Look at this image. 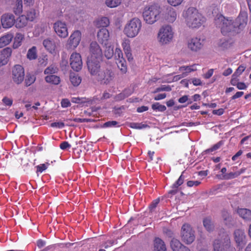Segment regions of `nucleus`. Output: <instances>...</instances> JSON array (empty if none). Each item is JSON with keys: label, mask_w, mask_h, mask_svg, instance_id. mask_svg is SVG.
I'll return each mask as SVG.
<instances>
[{"label": "nucleus", "mask_w": 251, "mask_h": 251, "mask_svg": "<svg viewBox=\"0 0 251 251\" xmlns=\"http://www.w3.org/2000/svg\"><path fill=\"white\" fill-rule=\"evenodd\" d=\"M214 251H235L231 245L229 234L224 229H221L218 237L213 242Z\"/></svg>", "instance_id": "nucleus-1"}, {"label": "nucleus", "mask_w": 251, "mask_h": 251, "mask_svg": "<svg viewBox=\"0 0 251 251\" xmlns=\"http://www.w3.org/2000/svg\"><path fill=\"white\" fill-rule=\"evenodd\" d=\"M161 12V8L158 4L147 6L143 12L144 20L149 24H153L160 19Z\"/></svg>", "instance_id": "nucleus-2"}, {"label": "nucleus", "mask_w": 251, "mask_h": 251, "mask_svg": "<svg viewBox=\"0 0 251 251\" xmlns=\"http://www.w3.org/2000/svg\"><path fill=\"white\" fill-rule=\"evenodd\" d=\"M187 25L192 28L200 26L204 20L202 15L194 7H189L184 14Z\"/></svg>", "instance_id": "nucleus-3"}, {"label": "nucleus", "mask_w": 251, "mask_h": 251, "mask_svg": "<svg viewBox=\"0 0 251 251\" xmlns=\"http://www.w3.org/2000/svg\"><path fill=\"white\" fill-rule=\"evenodd\" d=\"M141 26V20L137 18H134L126 24L124 28V32L128 37L133 38L138 35Z\"/></svg>", "instance_id": "nucleus-4"}, {"label": "nucleus", "mask_w": 251, "mask_h": 251, "mask_svg": "<svg viewBox=\"0 0 251 251\" xmlns=\"http://www.w3.org/2000/svg\"><path fill=\"white\" fill-rule=\"evenodd\" d=\"M174 37V32L170 25L163 26L159 30L158 38L159 43L165 45L171 42Z\"/></svg>", "instance_id": "nucleus-5"}, {"label": "nucleus", "mask_w": 251, "mask_h": 251, "mask_svg": "<svg viewBox=\"0 0 251 251\" xmlns=\"http://www.w3.org/2000/svg\"><path fill=\"white\" fill-rule=\"evenodd\" d=\"M114 74L111 68L103 67L95 78L101 84H108L114 78Z\"/></svg>", "instance_id": "nucleus-6"}, {"label": "nucleus", "mask_w": 251, "mask_h": 251, "mask_svg": "<svg viewBox=\"0 0 251 251\" xmlns=\"http://www.w3.org/2000/svg\"><path fill=\"white\" fill-rule=\"evenodd\" d=\"M102 59L87 58V66L88 70L92 76H96L103 67L101 66Z\"/></svg>", "instance_id": "nucleus-7"}, {"label": "nucleus", "mask_w": 251, "mask_h": 251, "mask_svg": "<svg viewBox=\"0 0 251 251\" xmlns=\"http://www.w3.org/2000/svg\"><path fill=\"white\" fill-rule=\"evenodd\" d=\"M181 237L186 244H191L195 239V231L188 224H184L181 227Z\"/></svg>", "instance_id": "nucleus-8"}, {"label": "nucleus", "mask_w": 251, "mask_h": 251, "mask_svg": "<svg viewBox=\"0 0 251 251\" xmlns=\"http://www.w3.org/2000/svg\"><path fill=\"white\" fill-rule=\"evenodd\" d=\"M25 77L24 68L20 65H15L12 69L11 78L15 84H21Z\"/></svg>", "instance_id": "nucleus-9"}, {"label": "nucleus", "mask_w": 251, "mask_h": 251, "mask_svg": "<svg viewBox=\"0 0 251 251\" xmlns=\"http://www.w3.org/2000/svg\"><path fill=\"white\" fill-rule=\"evenodd\" d=\"M89 55L87 58L102 59V49L96 41L92 42L89 47Z\"/></svg>", "instance_id": "nucleus-10"}, {"label": "nucleus", "mask_w": 251, "mask_h": 251, "mask_svg": "<svg viewBox=\"0 0 251 251\" xmlns=\"http://www.w3.org/2000/svg\"><path fill=\"white\" fill-rule=\"evenodd\" d=\"M240 30L239 27H237L234 21L231 20H227L226 23H225L224 25L222 27L221 32L224 35H226L228 33L232 35H235L240 33Z\"/></svg>", "instance_id": "nucleus-11"}, {"label": "nucleus", "mask_w": 251, "mask_h": 251, "mask_svg": "<svg viewBox=\"0 0 251 251\" xmlns=\"http://www.w3.org/2000/svg\"><path fill=\"white\" fill-rule=\"evenodd\" d=\"M81 39V33L79 30L75 31L69 37L66 45L68 49H75L79 45Z\"/></svg>", "instance_id": "nucleus-12"}, {"label": "nucleus", "mask_w": 251, "mask_h": 251, "mask_svg": "<svg viewBox=\"0 0 251 251\" xmlns=\"http://www.w3.org/2000/svg\"><path fill=\"white\" fill-rule=\"evenodd\" d=\"M55 33L61 38H65L68 36V28L65 22L57 21L53 24Z\"/></svg>", "instance_id": "nucleus-13"}, {"label": "nucleus", "mask_w": 251, "mask_h": 251, "mask_svg": "<svg viewBox=\"0 0 251 251\" xmlns=\"http://www.w3.org/2000/svg\"><path fill=\"white\" fill-rule=\"evenodd\" d=\"M70 62L71 68L75 71L78 72L82 69V62L79 53H73L70 56Z\"/></svg>", "instance_id": "nucleus-14"}, {"label": "nucleus", "mask_w": 251, "mask_h": 251, "mask_svg": "<svg viewBox=\"0 0 251 251\" xmlns=\"http://www.w3.org/2000/svg\"><path fill=\"white\" fill-rule=\"evenodd\" d=\"M15 22V16L11 13L3 14L1 17V23L3 28L11 27Z\"/></svg>", "instance_id": "nucleus-15"}, {"label": "nucleus", "mask_w": 251, "mask_h": 251, "mask_svg": "<svg viewBox=\"0 0 251 251\" xmlns=\"http://www.w3.org/2000/svg\"><path fill=\"white\" fill-rule=\"evenodd\" d=\"M248 22V13L246 11H241L239 16L235 19V25L240 30V31L247 25Z\"/></svg>", "instance_id": "nucleus-16"}, {"label": "nucleus", "mask_w": 251, "mask_h": 251, "mask_svg": "<svg viewBox=\"0 0 251 251\" xmlns=\"http://www.w3.org/2000/svg\"><path fill=\"white\" fill-rule=\"evenodd\" d=\"M170 246L173 251H191L190 249L181 244L176 238H173L170 242Z\"/></svg>", "instance_id": "nucleus-17"}, {"label": "nucleus", "mask_w": 251, "mask_h": 251, "mask_svg": "<svg viewBox=\"0 0 251 251\" xmlns=\"http://www.w3.org/2000/svg\"><path fill=\"white\" fill-rule=\"evenodd\" d=\"M203 45L201 39L198 38H194L190 40L188 42V47L193 51H197L201 50Z\"/></svg>", "instance_id": "nucleus-18"}, {"label": "nucleus", "mask_w": 251, "mask_h": 251, "mask_svg": "<svg viewBox=\"0 0 251 251\" xmlns=\"http://www.w3.org/2000/svg\"><path fill=\"white\" fill-rule=\"evenodd\" d=\"M153 242V251H167L166 245L161 239L158 237H156Z\"/></svg>", "instance_id": "nucleus-19"}, {"label": "nucleus", "mask_w": 251, "mask_h": 251, "mask_svg": "<svg viewBox=\"0 0 251 251\" xmlns=\"http://www.w3.org/2000/svg\"><path fill=\"white\" fill-rule=\"evenodd\" d=\"M44 47L48 50L50 53H55V50L56 46L54 41L50 38H47L45 39L43 42Z\"/></svg>", "instance_id": "nucleus-20"}, {"label": "nucleus", "mask_w": 251, "mask_h": 251, "mask_svg": "<svg viewBox=\"0 0 251 251\" xmlns=\"http://www.w3.org/2000/svg\"><path fill=\"white\" fill-rule=\"evenodd\" d=\"M235 241L239 245L243 244L246 238V235L244 231L241 229H236L234 233Z\"/></svg>", "instance_id": "nucleus-21"}, {"label": "nucleus", "mask_w": 251, "mask_h": 251, "mask_svg": "<svg viewBox=\"0 0 251 251\" xmlns=\"http://www.w3.org/2000/svg\"><path fill=\"white\" fill-rule=\"evenodd\" d=\"M176 13L173 8L169 6L166 10L165 18L169 22H173L176 19Z\"/></svg>", "instance_id": "nucleus-22"}, {"label": "nucleus", "mask_w": 251, "mask_h": 251, "mask_svg": "<svg viewBox=\"0 0 251 251\" xmlns=\"http://www.w3.org/2000/svg\"><path fill=\"white\" fill-rule=\"evenodd\" d=\"M237 213L245 220L251 221V210L247 208H240L238 209Z\"/></svg>", "instance_id": "nucleus-23"}, {"label": "nucleus", "mask_w": 251, "mask_h": 251, "mask_svg": "<svg viewBox=\"0 0 251 251\" xmlns=\"http://www.w3.org/2000/svg\"><path fill=\"white\" fill-rule=\"evenodd\" d=\"M222 215L226 225L228 227H230L233 225V218L231 215L227 211H223Z\"/></svg>", "instance_id": "nucleus-24"}, {"label": "nucleus", "mask_w": 251, "mask_h": 251, "mask_svg": "<svg viewBox=\"0 0 251 251\" xmlns=\"http://www.w3.org/2000/svg\"><path fill=\"white\" fill-rule=\"evenodd\" d=\"M28 21L25 18V15H22L15 20V26L18 28H22L25 26L27 24Z\"/></svg>", "instance_id": "nucleus-25"}, {"label": "nucleus", "mask_w": 251, "mask_h": 251, "mask_svg": "<svg viewBox=\"0 0 251 251\" xmlns=\"http://www.w3.org/2000/svg\"><path fill=\"white\" fill-rule=\"evenodd\" d=\"M97 37L102 41H107L109 37L108 30L106 28H101L98 32Z\"/></svg>", "instance_id": "nucleus-26"}, {"label": "nucleus", "mask_w": 251, "mask_h": 251, "mask_svg": "<svg viewBox=\"0 0 251 251\" xmlns=\"http://www.w3.org/2000/svg\"><path fill=\"white\" fill-rule=\"evenodd\" d=\"M13 36L12 34H7L0 38V48L9 44L12 41Z\"/></svg>", "instance_id": "nucleus-27"}, {"label": "nucleus", "mask_w": 251, "mask_h": 251, "mask_svg": "<svg viewBox=\"0 0 251 251\" xmlns=\"http://www.w3.org/2000/svg\"><path fill=\"white\" fill-rule=\"evenodd\" d=\"M203 225L205 229L209 232H211L214 229V223L209 218H206L203 220Z\"/></svg>", "instance_id": "nucleus-28"}, {"label": "nucleus", "mask_w": 251, "mask_h": 251, "mask_svg": "<svg viewBox=\"0 0 251 251\" xmlns=\"http://www.w3.org/2000/svg\"><path fill=\"white\" fill-rule=\"evenodd\" d=\"M227 20L222 15H217L215 18L214 23L216 26L220 28L222 30V27L224 25Z\"/></svg>", "instance_id": "nucleus-29"}, {"label": "nucleus", "mask_w": 251, "mask_h": 251, "mask_svg": "<svg viewBox=\"0 0 251 251\" xmlns=\"http://www.w3.org/2000/svg\"><path fill=\"white\" fill-rule=\"evenodd\" d=\"M47 82L54 85L58 84L60 82V78L59 76L55 75H48L45 77Z\"/></svg>", "instance_id": "nucleus-30"}, {"label": "nucleus", "mask_w": 251, "mask_h": 251, "mask_svg": "<svg viewBox=\"0 0 251 251\" xmlns=\"http://www.w3.org/2000/svg\"><path fill=\"white\" fill-rule=\"evenodd\" d=\"M70 80L72 84L74 86H78L81 81V78L78 75L75 74H71L70 75Z\"/></svg>", "instance_id": "nucleus-31"}, {"label": "nucleus", "mask_w": 251, "mask_h": 251, "mask_svg": "<svg viewBox=\"0 0 251 251\" xmlns=\"http://www.w3.org/2000/svg\"><path fill=\"white\" fill-rule=\"evenodd\" d=\"M12 49L9 47H6L1 50L0 56H2V58L7 60V63L9 61V58L11 55Z\"/></svg>", "instance_id": "nucleus-32"}, {"label": "nucleus", "mask_w": 251, "mask_h": 251, "mask_svg": "<svg viewBox=\"0 0 251 251\" xmlns=\"http://www.w3.org/2000/svg\"><path fill=\"white\" fill-rule=\"evenodd\" d=\"M36 80V77L34 75L27 74L25 80V84L26 87H28L33 84Z\"/></svg>", "instance_id": "nucleus-33"}, {"label": "nucleus", "mask_w": 251, "mask_h": 251, "mask_svg": "<svg viewBox=\"0 0 251 251\" xmlns=\"http://www.w3.org/2000/svg\"><path fill=\"white\" fill-rule=\"evenodd\" d=\"M14 13L16 15H19L22 12L23 4L22 0H17L16 4L13 8Z\"/></svg>", "instance_id": "nucleus-34"}, {"label": "nucleus", "mask_w": 251, "mask_h": 251, "mask_svg": "<svg viewBox=\"0 0 251 251\" xmlns=\"http://www.w3.org/2000/svg\"><path fill=\"white\" fill-rule=\"evenodd\" d=\"M36 17V12L34 9H30L27 11L26 18L27 20L28 21H33Z\"/></svg>", "instance_id": "nucleus-35"}, {"label": "nucleus", "mask_w": 251, "mask_h": 251, "mask_svg": "<svg viewBox=\"0 0 251 251\" xmlns=\"http://www.w3.org/2000/svg\"><path fill=\"white\" fill-rule=\"evenodd\" d=\"M243 172V170H241L240 172H230L229 173L225 174L223 175V178L224 179H230L232 178H235L239 176Z\"/></svg>", "instance_id": "nucleus-36"}, {"label": "nucleus", "mask_w": 251, "mask_h": 251, "mask_svg": "<svg viewBox=\"0 0 251 251\" xmlns=\"http://www.w3.org/2000/svg\"><path fill=\"white\" fill-rule=\"evenodd\" d=\"M109 19L107 17H102L100 20L98 21L97 25L99 26L102 27V28H105L109 25Z\"/></svg>", "instance_id": "nucleus-37"}, {"label": "nucleus", "mask_w": 251, "mask_h": 251, "mask_svg": "<svg viewBox=\"0 0 251 251\" xmlns=\"http://www.w3.org/2000/svg\"><path fill=\"white\" fill-rule=\"evenodd\" d=\"M27 58L30 60L35 59L37 57L36 52V48L33 47L31 49H29L27 53Z\"/></svg>", "instance_id": "nucleus-38"}, {"label": "nucleus", "mask_w": 251, "mask_h": 251, "mask_svg": "<svg viewBox=\"0 0 251 251\" xmlns=\"http://www.w3.org/2000/svg\"><path fill=\"white\" fill-rule=\"evenodd\" d=\"M121 3V0H106V5L111 8L115 7Z\"/></svg>", "instance_id": "nucleus-39"}, {"label": "nucleus", "mask_w": 251, "mask_h": 251, "mask_svg": "<svg viewBox=\"0 0 251 251\" xmlns=\"http://www.w3.org/2000/svg\"><path fill=\"white\" fill-rule=\"evenodd\" d=\"M151 107L154 110H157L161 112H163L166 110V107L165 105H161L158 102H156L152 104Z\"/></svg>", "instance_id": "nucleus-40"}, {"label": "nucleus", "mask_w": 251, "mask_h": 251, "mask_svg": "<svg viewBox=\"0 0 251 251\" xmlns=\"http://www.w3.org/2000/svg\"><path fill=\"white\" fill-rule=\"evenodd\" d=\"M171 87L169 85H162L161 87L156 88L153 93L155 94L161 91L169 92L171 91Z\"/></svg>", "instance_id": "nucleus-41"}, {"label": "nucleus", "mask_w": 251, "mask_h": 251, "mask_svg": "<svg viewBox=\"0 0 251 251\" xmlns=\"http://www.w3.org/2000/svg\"><path fill=\"white\" fill-rule=\"evenodd\" d=\"M113 49L111 46L106 48V50L104 51V55L107 59H110L113 56Z\"/></svg>", "instance_id": "nucleus-42"}, {"label": "nucleus", "mask_w": 251, "mask_h": 251, "mask_svg": "<svg viewBox=\"0 0 251 251\" xmlns=\"http://www.w3.org/2000/svg\"><path fill=\"white\" fill-rule=\"evenodd\" d=\"M118 66L123 73L125 74L126 72L127 68L126 65L125 64V60L124 59L119 61Z\"/></svg>", "instance_id": "nucleus-43"}, {"label": "nucleus", "mask_w": 251, "mask_h": 251, "mask_svg": "<svg viewBox=\"0 0 251 251\" xmlns=\"http://www.w3.org/2000/svg\"><path fill=\"white\" fill-rule=\"evenodd\" d=\"M223 144V141H220L215 145H214L212 148L206 150L205 152L207 153L213 151L218 149Z\"/></svg>", "instance_id": "nucleus-44"}, {"label": "nucleus", "mask_w": 251, "mask_h": 251, "mask_svg": "<svg viewBox=\"0 0 251 251\" xmlns=\"http://www.w3.org/2000/svg\"><path fill=\"white\" fill-rule=\"evenodd\" d=\"M57 68L53 65H50L44 71L45 74H52L56 72Z\"/></svg>", "instance_id": "nucleus-45"}, {"label": "nucleus", "mask_w": 251, "mask_h": 251, "mask_svg": "<svg viewBox=\"0 0 251 251\" xmlns=\"http://www.w3.org/2000/svg\"><path fill=\"white\" fill-rule=\"evenodd\" d=\"M246 68V66L243 65H240L236 70L235 72L233 74V76H239L244 71Z\"/></svg>", "instance_id": "nucleus-46"}, {"label": "nucleus", "mask_w": 251, "mask_h": 251, "mask_svg": "<svg viewBox=\"0 0 251 251\" xmlns=\"http://www.w3.org/2000/svg\"><path fill=\"white\" fill-rule=\"evenodd\" d=\"M123 54L121 51V50L118 48H116L115 52V56L116 59L120 61V60H123L124 58L123 57Z\"/></svg>", "instance_id": "nucleus-47"}, {"label": "nucleus", "mask_w": 251, "mask_h": 251, "mask_svg": "<svg viewBox=\"0 0 251 251\" xmlns=\"http://www.w3.org/2000/svg\"><path fill=\"white\" fill-rule=\"evenodd\" d=\"M122 46L125 53L130 52L131 51V49L130 47L129 43L128 42H124L122 44Z\"/></svg>", "instance_id": "nucleus-48"}, {"label": "nucleus", "mask_w": 251, "mask_h": 251, "mask_svg": "<svg viewBox=\"0 0 251 251\" xmlns=\"http://www.w3.org/2000/svg\"><path fill=\"white\" fill-rule=\"evenodd\" d=\"M160 201V199L158 198L155 200H154L151 204L150 206V211L152 212L154 209L157 206V204L159 203Z\"/></svg>", "instance_id": "nucleus-49"}, {"label": "nucleus", "mask_w": 251, "mask_h": 251, "mask_svg": "<svg viewBox=\"0 0 251 251\" xmlns=\"http://www.w3.org/2000/svg\"><path fill=\"white\" fill-rule=\"evenodd\" d=\"M118 123L115 121H108V122L105 123L103 125L102 127H106L115 126H116L118 125Z\"/></svg>", "instance_id": "nucleus-50"}, {"label": "nucleus", "mask_w": 251, "mask_h": 251, "mask_svg": "<svg viewBox=\"0 0 251 251\" xmlns=\"http://www.w3.org/2000/svg\"><path fill=\"white\" fill-rule=\"evenodd\" d=\"M85 100V98H73L72 99V102L76 103H82L86 102Z\"/></svg>", "instance_id": "nucleus-51"}, {"label": "nucleus", "mask_w": 251, "mask_h": 251, "mask_svg": "<svg viewBox=\"0 0 251 251\" xmlns=\"http://www.w3.org/2000/svg\"><path fill=\"white\" fill-rule=\"evenodd\" d=\"M61 103L63 107H68L71 105V103L67 99H62Z\"/></svg>", "instance_id": "nucleus-52"}, {"label": "nucleus", "mask_w": 251, "mask_h": 251, "mask_svg": "<svg viewBox=\"0 0 251 251\" xmlns=\"http://www.w3.org/2000/svg\"><path fill=\"white\" fill-rule=\"evenodd\" d=\"M182 1L183 0H168V2L174 6L179 5Z\"/></svg>", "instance_id": "nucleus-53"}, {"label": "nucleus", "mask_w": 251, "mask_h": 251, "mask_svg": "<svg viewBox=\"0 0 251 251\" xmlns=\"http://www.w3.org/2000/svg\"><path fill=\"white\" fill-rule=\"evenodd\" d=\"M37 172H41L42 173L43 171L46 170L47 169V166L46 164H42L40 165H38L37 167Z\"/></svg>", "instance_id": "nucleus-54"}, {"label": "nucleus", "mask_w": 251, "mask_h": 251, "mask_svg": "<svg viewBox=\"0 0 251 251\" xmlns=\"http://www.w3.org/2000/svg\"><path fill=\"white\" fill-rule=\"evenodd\" d=\"M3 103L8 106H11L12 104L13 100L12 99H9L7 97H4L2 99Z\"/></svg>", "instance_id": "nucleus-55"}, {"label": "nucleus", "mask_w": 251, "mask_h": 251, "mask_svg": "<svg viewBox=\"0 0 251 251\" xmlns=\"http://www.w3.org/2000/svg\"><path fill=\"white\" fill-rule=\"evenodd\" d=\"M24 39V35L22 33H17L15 37L14 40L15 41H19L22 42Z\"/></svg>", "instance_id": "nucleus-56"}, {"label": "nucleus", "mask_w": 251, "mask_h": 251, "mask_svg": "<svg viewBox=\"0 0 251 251\" xmlns=\"http://www.w3.org/2000/svg\"><path fill=\"white\" fill-rule=\"evenodd\" d=\"M50 126L51 127H63L65 126V124L63 122H54L50 124Z\"/></svg>", "instance_id": "nucleus-57"}, {"label": "nucleus", "mask_w": 251, "mask_h": 251, "mask_svg": "<svg viewBox=\"0 0 251 251\" xmlns=\"http://www.w3.org/2000/svg\"><path fill=\"white\" fill-rule=\"evenodd\" d=\"M193 84L195 86L201 85L202 82L200 79L194 78L192 79Z\"/></svg>", "instance_id": "nucleus-58"}, {"label": "nucleus", "mask_w": 251, "mask_h": 251, "mask_svg": "<svg viewBox=\"0 0 251 251\" xmlns=\"http://www.w3.org/2000/svg\"><path fill=\"white\" fill-rule=\"evenodd\" d=\"M70 147L71 145L66 141L62 142L60 145V147L62 150H65L67 148H70Z\"/></svg>", "instance_id": "nucleus-59"}, {"label": "nucleus", "mask_w": 251, "mask_h": 251, "mask_svg": "<svg viewBox=\"0 0 251 251\" xmlns=\"http://www.w3.org/2000/svg\"><path fill=\"white\" fill-rule=\"evenodd\" d=\"M236 86L238 89L240 90H244L247 88V86L244 82H238Z\"/></svg>", "instance_id": "nucleus-60"}, {"label": "nucleus", "mask_w": 251, "mask_h": 251, "mask_svg": "<svg viewBox=\"0 0 251 251\" xmlns=\"http://www.w3.org/2000/svg\"><path fill=\"white\" fill-rule=\"evenodd\" d=\"M123 109H124V106H121V107H117V108L115 107L114 108V113L115 114L118 115L120 116L122 113L121 110Z\"/></svg>", "instance_id": "nucleus-61"}, {"label": "nucleus", "mask_w": 251, "mask_h": 251, "mask_svg": "<svg viewBox=\"0 0 251 251\" xmlns=\"http://www.w3.org/2000/svg\"><path fill=\"white\" fill-rule=\"evenodd\" d=\"M166 97V94L163 93V94H160L157 95L156 96L154 97V100H162L163 99H165Z\"/></svg>", "instance_id": "nucleus-62"}, {"label": "nucleus", "mask_w": 251, "mask_h": 251, "mask_svg": "<svg viewBox=\"0 0 251 251\" xmlns=\"http://www.w3.org/2000/svg\"><path fill=\"white\" fill-rule=\"evenodd\" d=\"M224 110L223 108H220L218 110H213V114L215 115H221L223 114Z\"/></svg>", "instance_id": "nucleus-63"}, {"label": "nucleus", "mask_w": 251, "mask_h": 251, "mask_svg": "<svg viewBox=\"0 0 251 251\" xmlns=\"http://www.w3.org/2000/svg\"><path fill=\"white\" fill-rule=\"evenodd\" d=\"M237 77L238 76H233V75H232V78L230 80V83L232 85H237V83L238 82V79L237 78Z\"/></svg>", "instance_id": "nucleus-64"}]
</instances>
